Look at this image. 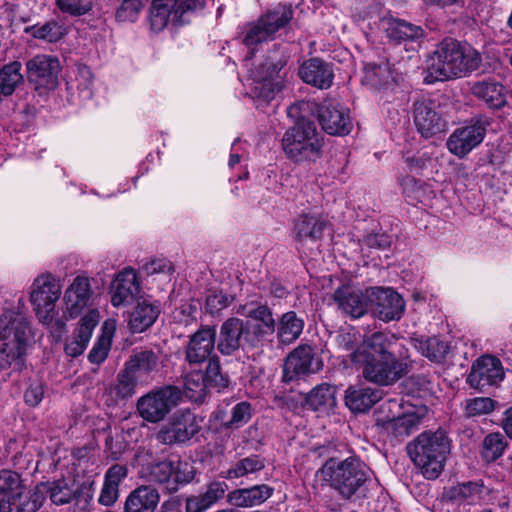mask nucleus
<instances>
[{"mask_svg": "<svg viewBox=\"0 0 512 512\" xmlns=\"http://www.w3.org/2000/svg\"><path fill=\"white\" fill-rule=\"evenodd\" d=\"M398 346V339L393 334L376 332L352 353V361L362 367L366 380L382 386L392 385L408 369L404 354L396 355Z\"/></svg>", "mask_w": 512, "mask_h": 512, "instance_id": "f257e3e1", "label": "nucleus"}, {"mask_svg": "<svg viewBox=\"0 0 512 512\" xmlns=\"http://www.w3.org/2000/svg\"><path fill=\"white\" fill-rule=\"evenodd\" d=\"M24 302L5 309L0 315V368L20 369L26 346L32 336L30 321L23 311Z\"/></svg>", "mask_w": 512, "mask_h": 512, "instance_id": "f03ea898", "label": "nucleus"}, {"mask_svg": "<svg viewBox=\"0 0 512 512\" xmlns=\"http://www.w3.org/2000/svg\"><path fill=\"white\" fill-rule=\"evenodd\" d=\"M482 58L475 49L453 40L442 41L427 59V82L465 76L480 67Z\"/></svg>", "mask_w": 512, "mask_h": 512, "instance_id": "7ed1b4c3", "label": "nucleus"}, {"mask_svg": "<svg viewBox=\"0 0 512 512\" xmlns=\"http://www.w3.org/2000/svg\"><path fill=\"white\" fill-rule=\"evenodd\" d=\"M414 464L427 479H436L442 473L451 450V441L443 430L422 432L407 446Z\"/></svg>", "mask_w": 512, "mask_h": 512, "instance_id": "20e7f679", "label": "nucleus"}, {"mask_svg": "<svg viewBox=\"0 0 512 512\" xmlns=\"http://www.w3.org/2000/svg\"><path fill=\"white\" fill-rule=\"evenodd\" d=\"M282 146L292 161L314 162L321 155L323 138L315 123L303 118L285 132Z\"/></svg>", "mask_w": 512, "mask_h": 512, "instance_id": "39448f33", "label": "nucleus"}, {"mask_svg": "<svg viewBox=\"0 0 512 512\" xmlns=\"http://www.w3.org/2000/svg\"><path fill=\"white\" fill-rule=\"evenodd\" d=\"M320 472L322 479L345 499L351 498L367 480L366 467L356 458L329 459Z\"/></svg>", "mask_w": 512, "mask_h": 512, "instance_id": "423d86ee", "label": "nucleus"}, {"mask_svg": "<svg viewBox=\"0 0 512 512\" xmlns=\"http://www.w3.org/2000/svg\"><path fill=\"white\" fill-rule=\"evenodd\" d=\"M288 56H269L268 60L251 71V95L258 107L274 100L284 87L286 72L283 71Z\"/></svg>", "mask_w": 512, "mask_h": 512, "instance_id": "0eeeda50", "label": "nucleus"}, {"mask_svg": "<svg viewBox=\"0 0 512 512\" xmlns=\"http://www.w3.org/2000/svg\"><path fill=\"white\" fill-rule=\"evenodd\" d=\"M182 391L172 385L153 389L137 400L140 417L148 423H159L180 403Z\"/></svg>", "mask_w": 512, "mask_h": 512, "instance_id": "6e6552de", "label": "nucleus"}, {"mask_svg": "<svg viewBox=\"0 0 512 512\" xmlns=\"http://www.w3.org/2000/svg\"><path fill=\"white\" fill-rule=\"evenodd\" d=\"M29 294L39 322L51 324L55 316L56 303L61 296V285L57 278L49 273L37 276L30 286Z\"/></svg>", "mask_w": 512, "mask_h": 512, "instance_id": "1a4fd4ad", "label": "nucleus"}, {"mask_svg": "<svg viewBox=\"0 0 512 512\" xmlns=\"http://www.w3.org/2000/svg\"><path fill=\"white\" fill-rule=\"evenodd\" d=\"M141 477L147 481L166 484L170 491H176L179 484L189 483L194 477L193 467L188 462L163 460L143 465Z\"/></svg>", "mask_w": 512, "mask_h": 512, "instance_id": "9d476101", "label": "nucleus"}, {"mask_svg": "<svg viewBox=\"0 0 512 512\" xmlns=\"http://www.w3.org/2000/svg\"><path fill=\"white\" fill-rule=\"evenodd\" d=\"M490 123L484 115L473 117L452 132L446 142L447 149L458 158H464L483 142Z\"/></svg>", "mask_w": 512, "mask_h": 512, "instance_id": "9b49d317", "label": "nucleus"}, {"mask_svg": "<svg viewBox=\"0 0 512 512\" xmlns=\"http://www.w3.org/2000/svg\"><path fill=\"white\" fill-rule=\"evenodd\" d=\"M95 295L91 279L85 275L76 276L66 288L63 295L64 315L67 319H74L88 313L93 308Z\"/></svg>", "mask_w": 512, "mask_h": 512, "instance_id": "f8f14e48", "label": "nucleus"}, {"mask_svg": "<svg viewBox=\"0 0 512 512\" xmlns=\"http://www.w3.org/2000/svg\"><path fill=\"white\" fill-rule=\"evenodd\" d=\"M227 380L217 361H209L205 372L193 370L184 376V393L192 401H202L211 387H226Z\"/></svg>", "mask_w": 512, "mask_h": 512, "instance_id": "ddd939ff", "label": "nucleus"}, {"mask_svg": "<svg viewBox=\"0 0 512 512\" xmlns=\"http://www.w3.org/2000/svg\"><path fill=\"white\" fill-rule=\"evenodd\" d=\"M367 298L374 315L384 322L399 320L404 313L405 301L391 288H368Z\"/></svg>", "mask_w": 512, "mask_h": 512, "instance_id": "4468645a", "label": "nucleus"}, {"mask_svg": "<svg viewBox=\"0 0 512 512\" xmlns=\"http://www.w3.org/2000/svg\"><path fill=\"white\" fill-rule=\"evenodd\" d=\"M199 431L196 417L188 410H179L161 427L157 440L162 444L183 443Z\"/></svg>", "mask_w": 512, "mask_h": 512, "instance_id": "2eb2a0df", "label": "nucleus"}, {"mask_svg": "<svg viewBox=\"0 0 512 512\" xmlns=\"http://www.w3.org/2000/svg\"><path fill=\"white\" fill-rule=\"evenodd\" d=\"M318 120L322 129L330 135H347L353 127L349 109L336 100H325L320 105Z\"/></svg>", "mask_w": 512, "mask_h": 512, "instance_id": "dca6fc26", "label": "nucleus"}, {"mask_svg": "<svg viewBox=\"0 0 512 512\" xmlns=\"http://www.w3.org/2000/svg\"><path fill=\"white\" fill-rule=\"evenodd\" d=\"M255 341L250 328L243 320L235 317L228 318L220 328L217 348L224 355H231L243 344Z\"/></svg>", "mask_w": 512, "mask_h": 512, "instance_id": "f3484780", "label": "nucleus"}, {"mask_svg": "<svg viewBox=\"0 0 512 512\" xmlns=\"http://www.w3.org/2000/svg\"><path fill=\"white\" fill-rule=\"evenodd\" d=\"M28 79L37 87L54 89L57 86L60 63L49 55H36L26 63Z\"/></svg>", "mask_w": 512, "mask_h": 512, "instance_id": "a211bd4d", "label": "nucleus"}, {"mask_svg": "<svg viewBox=\"0 0 512 512\" xmlns=\"http://www.w3.org/2000/svg\"><path fill=\"white\" fill-rule=\"evenodd\" d=\"M322 368V362L315 356L310 346L296 348L284 364V379L292 381L302 375L316 373Z\"/></svg>", "mask_w": 512, "mask_h": 512, "instance_id": "6ab92c4d", "label": "nucleus"}, {"mask_svg": "<svg viewBox=\"0 0 512 512\" xmlns=\"http://www.w3.org/2000/svg\"><path fill=\"white\" fill-rule=\"evenodd\" d=\"M504 378V372L499 359L486 355L479 358L471 368L468 383L477 389L495 385Z\"/></svg>", "mask_w": 512, "mask_h": 512, "instance_id": "aec40b11", "label": "nucleus"}, {"mask_svg": "<svg viewBox=\"0 0 512 512\" xmlns=\"http://www.w3.org/2000/svg\"><path fill=\"white\" fill-rule=\"evenodd\" d=\"M43 483L33 490H27L26 485L7 499L0 500V512H37L44 502Z\"/></svg>", "mask_w": 512, "mask_h": 512, "instance_id": "412c9836", "label": "nucleus"}, {"mask_svg": "<svg viewBox=\"0 0 512 512\" xmlns=\"http://www.w3.org/2000/svg\"><path fill=\"white\" fill-rule=\"evenodd\" d=\"M140 293V283L136 271L125 268L119 272L111 284V303L114 307L131 304Z\"/></svg>", "mask_w": 512, "mask_h": 512, "instance_id": "4be33fe9", "label": "nucleus"}, {"mask_svg": "<svg viewBox=\"0 0 512 512\" xmlns=\"http://www.w3.org/2000/svg\"><path fill=\"white\" fill-rule=\"evenodd\" d=\"M99 319L98 310H90L83 315L72 335L66 339L64 350L68 356L75 358L85 351Z\"/></svg>", "mask_w": 512, "mask_h": 512, "instance_id": "5701e85b", "label": "nucleus"}, {"mask_svg": "<svg viewBox=\"0 0 512 512\" xmlns=\"http://www.w3.org/2000/svg\"><path fill=\"white\" fill-rule=\"evenodd\" d=\"M414 123L422 136L429 138L441 133L446 123L435 110L431 100H419L414 103Z\"/></svg>", "mask_w": 512, "mask_h": 512, "instance_id": "b1692460", "label": "nucleus"}, {"mask_svg": "<svg viewBox=\"0 0 512 512\" xmlns=\"http://www.w3.org/2000/svg\"><path fill=\"white\" fill-rule=\"evenodd\" d=\"M334 301L343 313L352 318L362 317L370 304L367 289L363 292L350 285L339 287L334 293Z\"/></svg>", "mask_w": 512, "mask_h": 512, "instance_id": "393cba45", "label": "nucleus"}, {"mask_svg": "<svg viewBox=\"0 0 512 512\" xmlns=\"http://www.w3.org/2000/svg\"><path fill=\"white\" fill-rule=\"evenodd\" d=\"M236 313L248 317L257 322L252 328V336L259 339L265 335L272 334L275 331V320L270 308L258 303H248L240 305Z\"/></svg>", "mask_w": 512, "mask_h": 512, "instance_id": "a878e982", "label": "nucleus"}, {"mask_svg": "<svg viewBox=\"0 0 512 512\" xmlns=\"http://www.w3.org/2000/svg\"><path fill=\"white\" fill-rule=\"evenodd\" d=\"M216 331L212 327H204L195 332L186 348V359L189 363H201L209 358L215 346Z\"/></svg>", "mask_w": 512, "mask_h": 512, "instance_id": "bb28decb", "label": "nucleus"}, {"mask_svg": "<svg viewBox=\"0 0 512 512\" xmlns=\"http://www.w3.org/2000/svg\"><path fill=\"white\" fill-rule=\"evenodd\" d=\"M424 415V409L407 406L405 411L401 413L399 417H396L389 425H386L382 431L386 433L387 436L401 440L417 429Z\"/></svg>", "mask_w": 512, "mask_h": 512, "instance_id": "cd10ccee", "label": "nucleus"}, {"mask_svg": "<svg viewBox=\"0 0 512 512\" xmlns=\"http://www.w3.org/2000/svg\"><path fill=\"white\" fill-rule=\"evenodd\" d=\"M299 76L305 83L320 89L329 88L334 78L330 65L318 58L304 62L299 68Z\"/></svg>", "mask_w": 512, "mask_h": 512, "instance_id": "c85d7f7f", "label": "nucleus"}, {"mask_svg": "<svg viewBox=\"0 0 512 512\" xmlns=\"http://www.w3.org/2000/svg\"><path fill=\"white\" fill-rule=\"evenodd\" d=\"M274 489L266 484L249 488H239L228 493L227 501L235 507H253L264 503L273 494Z\"/></svg>", "mask_w": 512, "mask_h": 512, "instance_id": "c756f323", "label": "nucleus"}, {"mask_svg": "<svg viewBox=\"0 0 512 512\" xmlns=\"http://www.w3.org/2000/svg\"><path fill=\"white\" fill-rule=\"evenodd\" d=\"M379 27L390 41L396 43H400L402 41H414L423 36V30L421 27L400 19L383 18L380 20Z\"/></svg>", "mask_w": 512, "mask_h": 512, "instance_id": "7c9ffc66", "label": "nucleus"}, {"mask_svg": "<svg viewBox=\"0 0 512 512\" xmlns=\"http://www.w3.org/2000/svg\"><path fill=\"white\" fill-rule=\"evenodd\" d=\"M382 398V391L372 387L352 386L346 390V406L356 413L368 411Z\"/></svg>", "mask_w": 512, "mask_h": 512, "instance_id": "2f4dec72", "label": "nucleus"}, {"mask_svg": "<svg viewBox=\"0 0 512 512\" xmlns=\"http://www.w3.org/2000/svg\"><path fill=\"white\" fill-rule=\"evenodd\" d=\"M128 470L125 466L112 465L105 473L104 483L98 497V503L110 507L119 498V484L127 477Z\"/></svg>", "mask_w": 512, "mask_h": 512, "instance_id": "473e14b6", "label": "nucleus"}, {"mask_svg": "<svg viewBox=\"0 0 512 512\" xmlns=\"http://www.w3.org/2000/svg\"><path fill=\"white\" fill-rule=\"evenodd\" d=\"M489 494V488L481 482H464L451 487L447 496L450 500L459 504L475 505L484 503V498Z\"/></svg>", "mask_w": 512, "mask_h": 512, "instance_id": "72a5a7b5", "label": "nucleus"}, {"mask_svg": "<svg viewBox=\"0 0 512 512\" xmlns=\"http://www.w3.org/2000/svg\"><path fill=\"white\" fill-rule=\"evenodd\" d=\"M159 492L151 486H140L126 498L124 512H155L159 503Z\"/></svg>", "mask_w": 512, "mask_h": 512, "instance_id": "f704fd0d", "label": "nucleus"}, {"mask_svg": "<svg viewBox=\"0 0 512 512\" xmlns=\"http://www.w3.org/2000/svg\"><path fill=\"white\" fill-rule=\"evenodd\" d=\"M328 227V221L317 215H301L294 225V237L299 243L307 240H319L324 230Z\"/></svg>", "mask_w": 512, "mask_h": 512, "instance_id": "c9c22d12", "label": "nucleus"}, {"mask_svg": "<svg viewBox=\"0 0 512 512\" xmlns=\"http://www.w3.org/2000/svg\"><path fill=\"white\" fill-rule=\"evenodd\" d=\"M228 490L225 482H212L208 485L205 493L187 498L186 512H204L222 499Z\"/></svg>", "mask_w": 512, "mask_h": 512, "instance_id": "e433bc0d", "label": "nucleus"}, {"mask_svg": "<svg viewBox=\"0 0 512 512\" xmlns=\"http://www.w3.org/2000/svg\"><path fill=\"white\" fill-rule=\"evenodd\" d=\"M160 305L158 302L152 303L146 299L138 302L133 309L129 325L134 333H141L149 328L158 318Z\"/></svg>", "mask_w": 512, "mask_h": 512, "instance_id": "4c0bfd02", "label": "nucleus"}, {"mask_svg": "<svg viewBox=\"0 0 512 512\" xmlns=\"http://www.w3.org/2000/svg\"><path fill=\"white\" fill-rule=\"evenodd\" d=\"M471 93L483 100L492 109L501 108L506 103L503 85L494 80H483L474 83L471 87Z\"/></svg>", "mask_w": 512, "mask_h": 512, "instance_id": "58836bf2", "label": "nucleus"}, {"mask_svg": "<svg viewBox=\"0 0 512 512\" xmlns=\"http://www.w3.org/2000/svg\"><path fill=\"white\" fill-rule=\"evenodd\" d=\"M412 346L424 357L433 362H442L450 351V346L439 337H412Z\"/></svg>", "mask_w": 512, "mask_h": 512, "instance_id": "ea45409f", "label": "nucleus"}, {"mask_svg": "<svg viewBox=\"0 0 512 512\" xmlns=\"http://www.w3.org/2000/svg\"><path fill=\"white\" fill-rule=\"evenodd\" d=\"M252 416V408L248 402L236 403L230 409H220L215 417L221 427L226 429H238L248 423Z\"/></svg>", "mask_w": 512, "mask_h": 512, "instance_id": "a19ab883", "label": "nucleus"}, {"mask_svg": "<svg viewBox=\"0 0 512 512\" xmlns=\"http://www.w3.org/2000/svg\"><path fill=\"white\" fill-rule=\"evenodd\" d=\"M306 403L314 411L327 413L336 406V388L328 383L319 384L308 393Z\"/></svg>", "mask_w": 512, "mask_h": 512, "instance_id": "79ce46f5", "label": "nucleus"}, {"mask_svg": "<svg viewBox=\"0 0 512 512\" xmlns=\"http://www.w3.org/2000/svg\"><path fill=\"white\" fill-rule=\"evenodd\" d=\"M116 329V322L113 319L106 320L102 325V334L88 354V360L92 364L103 363L110 351L112 338Z\"/></svg>", "mask_w": 512, "mask_h": 512, "instance_id": "37998d69", "label": "nucleus"}, {"mask_svg": "<svg viewBox=\"0 0 512 512\" xmlns=\"http://www.w3.org/2000/svg\"><path fill=\"white\" fill-rule=\"evenodd\" d=\"M304 328V321L294 311L284 313L277 325V336L281 343L291 344L299 338Z\"/></svg>", "mask_w": 512, "mask_h": 512, "instance_id": "c03bdc74", "label": "nucleus"}, {"mask_svg": "<svg viewBox=\"0 0 512 512\" xmlns=\"http://www.w3.org/2000/svg\"><path fill=\"white\" fill-rule=\"evenodd\" d=\"M259 18L261 19V23L264 24L274 36L277 31L284 28L292 20L293 9L291 5L278 4Z\"/></svg>", "mask_w": 512, "mask_h": 512, "instance_id": "a18cd8bd", "label": "nucleus"}, {"mask_svg": "<svg viewBox=\"0 0 512 512\" xmlns=\"http://www.w3.org/2000/svg\"><path fill=\"white\" fill-rule=\"evenodd\" d=\"M393 81L390 68L387 64L368 63L364 67L362 83L373 89L381 90Z\"/></svg>", "mask_w": 512, "mask_h": 512, "instance_id": "49530a36", "label": "nucleus"}, {"mask_svg": "<svg viewBox=\"0 0 512 512\" xmlns=\"http://www.w3.org/2000/svg\"><path fill=\"white\" fill-rule=\"evenodd\" d=\"M508 446L506 436L500 432H491L487 434L481 444L480 454L482 459L487 462H495L504 454Z\"/></svg>", "mask_w": 512, "mask_h": 512, "instance_id": "de8ad7c7", "label": "nucleus"}, {"mask_svg": "<svg viewBox=\"0 0 512 512\" xmlns=\"http://www.w3.org/2000/svg\"><path fill=\"white\" fill-rule=\"evenodd\" d=\"M21 63L11 62L0 69V96H10L23 82Z\"/></svg>", "mask_w": 512, "mask_h": 512, "instance_id": "09e8293b", "label": "nucleus"}, {"mask_svg": "<svg viewBox=\"0 0 512 512\" xmlns=\"http://www.w3.org/2000/svg\"><path fill=\"white\" fill-rule=\"evenodd\" d=\"M158 365V356L152 350L135 351L125 366L136 374H148Z\"/></svg>", "mask_w": 512, "mask_h": 512, "instance_id": "8fccbe9b", "label": "nucleus"}, {"mask_svg": "<svg viewBox=\"0 0 512 512\" xmlns=\"http://www.w3.org/2000/svg\"><path fill=\"white\" fill-rule=\"evenodd\" d=\"M43 484L45 485L44 494L47 493L50 500L55 505L70 503L76 496V491L73 486L65 480Z\"/></svg>", "mask_w": 512, "mask_h": 512, "instance_id": "3c124183", "label": "nucleus"}, {"mask_svg": "<svg viewBox=\"0 0 512 512\" xmlns=\"http://www.w3.org/2000/svg\"><path fill=\"white\" fill-rule=\"evenodd\" d=\"M406 407L398 399H387L383 401L375 411L376 425L383 429L389 425L396 417L405 411Z\"/></svg>", "mask_w": 512, "mask_h": 512, "instance_id": "603ef678", "label": "nucleus"}, {"mask_svg": "<svg viewBox=\"0 0 512 512\" xmlns=\"http://www.w3.org/2000/svg\"><path fill=\"white\" fill-rule=\"evenodd\" d=\"M265 467V463L258 456H249L237 461L224 474L227 479H236L256 473Z\"/></svg>", "mask_w": 512, "mask_h": 512, "instance_id": "864d4df0", "label": "nucleus"}, {"mask_svg": "<svg viewBox=\"0 0 512 512\" xmlns=\"http://www.w3.org/2000/svg\"><path fill=\"white\" fill-rule=\"evenodd\" d=\"M26 30L34 38L48 42H57L67 33L66 28L56 21H49L42 25L37 24L27 28Z\"/></svg>", "mask_w": 512, "mask_h": 512, "instance_id": "5fc2aeb1", "label": "nucleus"}, {"mask_svg": "<svg viewBox=\"0 0 512 512\" xmlns=\"http://www.w3.org/2000/svg\"><path fill=\"white\" fill-rule=\"evenodd\" d=\"M498 407V402L490 397H474L464 402V414L468 418L491 414Z\"/></svg>", "mask_w": 512, "mask_h": 512, "instance_id": "6e6d98bb", "label": "nucleus"}, {"mask_svg": "<svg viewBox=\"0 0 512 512\" xmlns=\"http://www.w3.org/2000/svg\"><path fill=\"white\" fill-rule=\"evenodd\" d=\"M273 39V35L267 27L261 23V19L246 25L242 42L249 48Z\"/></svg>", "mask_w": 512, "mask_h": 512, "instance_id": "4d7b16f0", "label": "nucleus"}, {"mask_svg": "<svg viewBox=\"0 0 512 512\" xmlns=\"http://www.w3.org/2000/svg\"><path fill=\"white\" fill-rule=\"evenodd\" d=\"M25 485L21 475L9 469L0 471V500L7 499L14 493L23 489Z\"/></svg>", "mask_w": 512, "mask_h": 512, "instance_id": "13d9d810", "label": "nucleus"}, {"mask_svg": "<svg viewBox=\"0 0 512 512\" xmlns=\"http://www.w3.org/2000/svg\"><path fill=\"white\" fill-rule=\"evenodd\" d=\"M170 20L175 22L179 21L175 18V10L152 3L150 12V26L153 31H162Z\"/></svg>", "mask_w": 512, "mask_h": 512, "instance_id": "bf43d9fd", "label": "nucleus"}, {"mask_svg": "<svg viewBox=\"0 0 512 512\" xmlns=\"http://www.w3.org/2000/svg\"><path fill=\"white\" fill-rule=\"evenodd\" d=\"M136 381V375L125 366V369L117 377V383L114 387L116 395L121 399L132 397L135 393Z\"/></svg>", "mask_w": 512, "mask_h": 512, "instance_id": "052dcab7", "label": "nucleus"}, {"mask_svg": "<svg viewBox=\"0 0 512 512\" xmlns=\"http://www.w3.org/2000/svg\"><path fill=\"white\" fill-rule=\"evenodd\" d=\"M144 7L143 0H123L116 17L122 22H134Z\"/></svg>", "mask_w": 512, "mask_h": 512, "instance_id": "680f3d73", "label": "nucleus"}, {"mask_svg": "<svg viewBox=\"0 0 512 512\" xmlns=\"http://www.w3.org/2000/svg\"><path fill=\"white\" fill-rule=\"evenodd\" d=\"M76 81L82 99H90L93 96V74L90 68L84 65L79 66Z\"/></svg>", "mask_w": 512, "mask_h": 512, "instance_id": "e2e57ef3", "label": "nucleus"}, {"mask_svg": "<svg viewBox=\"0 0 512 512\" xmlns=\"http://www.w3.org/2000/svg\"><path fill=\"white\" fill-rule=\"evenodd\" d=\"M61 11L74 16H81L88 13L92 8L90 0H57Z\"/></svg>", "mask_w": 512, "mask_h": 512, "instance_id": "0e129e2a", "label": "nucleus"}, {"mask_svg": "<svg viewBox=\"0 0 512 512\" xmlns=\"http://www.w3.org/2000/svg\"><path fill=\"white\" fill-rule=\"evenodd\" d=\"M228 304L229 299L222 291L216 289H210L208 291L205 301V310L208 313L214 314L219 312L227 307Z\"/></svg>", "mask_w": 512, "mask_h": 512, "instance_id": "69168bd1", "label": "nucleus"}, {"mask_svg": "<svg viewBox=\"0 0 512 512\" xmlns=\"http://www.w3.org/2000/svg\"><path fill=\"white\" fill-rule=\"evenodd\" d=\"M335 341L340 349L350 351L358 342L357 333L353 329L342 330L336 335Z\"/></svg>", "mask_w": 512, "mask_h": 512, "instance_id": "338daca9", "label": "nucleus"}, {"mask_svg": "<svg viewBox=\"0 0 512 512\" xmlns=\"http://www.w3.org/2000/svg\"><path fill=\"white\" fill-rule=\"evenodd\" d=\"M197 307L191 303H183L179 307L175 308L172 313L173 319L176 322L188 324L194 319V314Z\"/></svg>", "mask_w": 512, "mask_h": 512, "instance_id": "774afa93", "label": "nucleus"}]
</instances>
